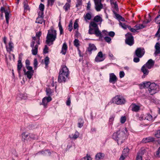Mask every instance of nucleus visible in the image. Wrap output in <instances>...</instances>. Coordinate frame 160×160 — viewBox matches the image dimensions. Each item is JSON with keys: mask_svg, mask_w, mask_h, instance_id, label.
<instances>
[{"mask_svg": "<svg viewBox=\"0 0 160 160\" xmlns=\"http://www.w3.org/2000/svg\"><path fill=\"white\" fill-rule=\"evenodd\" d=\"M128 131L126 128H123L113 133L112 138L117 141L118 144L123 143L128 136Z\"/></svg>", "mask_w": 160, "mask_h": 160, "instance_id": "f257e3e1", "label": "nucleus"}, {"mask_svg": "<svg viewBox=\"0 0 160 160\" xmlns=\"http://www.w3.org/2000/svg\"><path fill=\"white\" fill-rule=\"evenodd\" d=\"M69 70L65 65H62L60 70L58 77V82H65L68 76Z\"/></svg>", "mask_w": 160, "mask_h": 160, "instance_id": "f03ea898", "label": "nucleus"}, {"mask_svg": "<svg viewBox=\"0 0 160 160\" xmlns=\"http://www.w3.org/2000/svg\"><path fill=\"white\" fill-rule=\"evenodd\" d=\"M57 35L56 30L52 28L49 30L46 37V43L49 45L52 44L57 38Z\"/></svg>", "mask_w": 160, "mask_h": 160, "instance_id": "7ed1b4c3", "label": "nucleus"}, {"mask_svg": "<svg viewBox=\"0 0 160 160\" xmlns=\"http://www.w3.org/2000/svg\"><path fill=\"white\" fill-rule=\"evenodd\" d=\"M1 17L2 18L3 17V13L4 12L5 13L6 22L7 24H8L9 23V18L10 17V10L8 9H6L5 8L3 7H2L1 8Z\"/></svg>", "mask_w": 160, "mask_h": 160, "instance_id": "20e7f679", "label": "nucleus"}, {"mask_svg": "<svg viewBox=\"0 0 160 160\" xmlns=\"http://www.w3.org/2000/svg\"><path fill=\"white\" fill-rule=\"evenodd\" d=\"M150 85L148 91L151 95L154 94L159 91V86L155 83H151Z\"/></svg>", "mask_w": 160, "mask_h": 160, "instance_id": "39448f33", "label": "nucleus"}, {"mask_svg": "<svg viewBox=\"0 0 160 160\" xmlns=\"http://www.w3.org/2000/svg\"><path fill=\"white\" fill-rule=\"evenodd\" d=\"M112 102L118 105H122L124 104L126 102L125 99L120 95H117L112 99Z\"/></svg>", "mask_w": 160, "mask_h": 160, "instance_id": "423d86ee", "label": "nucleus"}, {"mask_svg": "<svg viewBox=\"0 0 160 160\" xmlns=\"http://www.w3.org/2000/svg\"><path fill=\"white\" fill-rule=\"evenodd\" d=\"M126 39L125 42L126 43L130 46L134 43L133 37L132 34L128 32L126 35Z\"/></svg>", "mask_w": 160, "mask_h": 160, "instance_id": "0eeeda50", "label": "nucleus"}, {"mask_svg": "<svg viewBox=\"0 0 160 160\" xmlns=\"http://www.w3.org/2000/svg\"><path fill=\"white\" fill-rule=\"evenodd\" d=\"M145 50L143 48H138L135 52V56L138 58H142L145 53Z\"/></svg>", "mask_w": 160, "mask_h": 160, "instance_id": "6e6552de", "label": "nucleus"}, {"mask_svg": "<svg viewBox=\"0 0 160 160\" xmlns=\"http://www.w3.org/2000/svg\"><path fill=\"white\" fill-rule=\"evenodd\" d=\"M94 28L95 29V32L96 33H97V31L98 30V25L97 24L95 23L94 22L92 21L90 22V23L89 26V29L88 30V33L89 34L92 33L91 31L92 30V28Z\"/></svg>", "mask_w": 160, "mask_h": 160, "instance_id": "1a4fd4ad", "label": "nucleus"}, {"mask_svg": "<svg viewBox=\"0 0 160 160\" xmlns=\"http://www.w3.org/2000/svg\"><path fill=\"white\" fill-rule=\"evenodd\" d=\"M140 120H146L149 121H152V115L149 113H147L145 114H141L139 117Z\"/></svg>", "mask_w": 160, "mask_h": 160, "instance_id": "9d476101", "label": "nucleus"}, {"mask_svg": "<svg viewBox=\"0 0 160 160\" xmlns=\"http://www.w3.org/2000/svg\"><path fill=\"white\" fill-rule=\"evenodd\" d=\"M105 55H103L101 51L99 52L96 57L95 60L96 62H100L103 61L105 58Z\"/></svg>", "mask_w": 160, "mask_h": 160, "instance_id": "9b49d317", "label": "nucleus"}, {"mask_svg": "<svg viewBox=\"0 0 160 160\" xmlns=\"http://www.w3.org/2000/svg\"><path fill=\"white\" fill-rule=\"evenodd\" d=\"M118 78L113 73H111L109 74V82L112 84L115 83L117 81Z\"/></svg>", "mask_w": 160, "mask_h": 160, "instance_id": "f8f14e48", "label": "nucleus"}, {"mask_svg": "<svg viewBox=\"0 0 160 160\" xmlns=\"http://www.w3.org/2000/svg\"><path fill=\"white\" fill-rule=\"evenodd\" d=\"M130 108L132 111L137 112H138L140 109V106L133 103L131 105Z\"/></svg>", "mask_w": 160, "mask_h": 160, "instance_id": "ddd939ff", "label": "nucleus"}, {"mask_svg": "<svg viewBox=\"0 0 160 160\" xmlns=\"http://www.w3.org/2000/svg\"><path fill=\"white\" fill-rule=\"evenodd\" d=\"M95 8L96 10L99 12L101 11V9L102 8L103 5L101 3V1L95 3Z\"/></svg>", "mask_w": 160, "mask_h": 160, "instance_id": "4468645a", "label": "nucleus"}, {"mask_svg": "<svg viewBox=\"0 0 160 160\" xmlns=\"http://www.w3.org/2000/svg\"><path fill=\"white\" fill-rule=\"evenodd\" d=\"M97 50V48L93 44L89 43L88 47V50L90 54L92 53L93 51H95Z\"/></svg>", "mask_w": 160, "mask_h": 160, "instance_id": "2eb2a0df", "label": "nucleus"}, {"mask_svg": "<svg viewBox=\"0 0 160 160\" xmlns=\"http://www.w3.org/2000/svg\"><path fill=\"white\" fill-rule=\"evenodd\" d=\"M154 61L152 59H149L144 65L148 69H150L153 67L154 64Z\"/></svg>", "mask_w": 160, "mask_h": 160, "instance_id": "dca6fc26", "label": "nucleus"}, {"mask_svg": "<svg viewBox=\"0 0 160 160\" xmlns=\"http://www.w3.org/2000/svg\"><path fill=\"white\" fill-rule=\"evenodd\" d=\"M30 133L26 132H23L21 134L22 139H23L24 140H30Z\"/></svg>", "mask_w": 160, "mask_h": 160, "instance_id": "f3484780", "label": "nucleus"}, {"mask_svg": "<svg viewBox=\"0 0 160 160\" xmlns=\"http://www.w3.org/2000/svg\"><path fill=\"white\" fill-rule=\"evenodd\" d=\"M51 100L52 98L50 97L44 98L42 100V104L44 107H46L48 103Z\"/></svg>", "mask_w": 160, "mask_h": 160, "instance_id": "a211bd4d", "label": "nucleus"}, {"mask_svg": "<svg viewBox=\"0 0 160 160\" xmlns=\"http://www.w3.org/2000/svg\"><path fill=\"white\" fill-rule=\"evenodd\" d=\"M154 141V138L151 137H149L147 138H143L142 142L143 143H146L151 142H152Z\"/></svg>", "mask_w": 160, "mask_h": 160, "instance_id": "6ab92c4d", "label": "nucleus"}, {"mask_svg": "<svg viewBox=\"0 0 160 160\" xmlns=\"http://www.w3.org/2000/svg\"><path fill=\"white\" fill-rule=\"evenodd\" d=\"M38 17L36 19V22L38 23L42 24V23L43 21L42 17V13H38Z\"/></svg>", "mask_w": 160, "mask_h": 160, "instance_id": "aec40b11", "label": "nucleus"}, {"mask_svg": "<svg viewBox=\"0 0 160 160\" xmlns=\"http://www.w3.org/2000/svg\"><path fill=\"white\" fill-rule=\"evenodd\" d=\"M68 49V46L66 42L64 43L62 48V50L61 51V53L62 54L65 55Z\"/></svg>", "mask_w": 160, "mask_h": 160, "instance_id": "412c9836", "label": "nucleus"}, {"mask_svg": "<svg viewBox=\"0 0 160 160\" xmlns=\"http://www.w3.org/2000/svg\"><path fill=\"white\" fill-rule=\"evenodd\" d=\"M147 67L144 65L142 67L141 71L143 72L144 75L142 76V78L145 77V75H147L149 72V71L147 69Z\"/></svg>", "mask_w": 160, "mask_h": 160, "instance_id": "4be33fe9", "label": "nucleus"}, {"mask_svg": "<svg viewBox=\"0 0 160 160\" xmlns=\"http://www.w3.org/2000/svg\"><path fill=\"white\" fill-rule=\"evenodd\" d=\"M95 29L94 28H92V30L91 31L92 33L89 34H94L96 35V36L97 37H102V35L101 34V32L99 30V28H98V31H97V33H96L95 32Z\"/></svg>", "mask_w": 160, "mask_h": 160, "instance_id": "5701e85b", "label": "nucleus"}, {"mask_svg": "<svg viewBox=\"0 0 160 160\" xmlns=\"http://www.w3.org/2000/svg\"><path fill=\"white\" fill-rule=\"evenodd\" d=\"M151 83L149 82H143L142 83L140 84L139 85L140 88L142 89L146 88L149 87Z\"/></svg>", "mask_w": 160, "mask_h": 160, "instance_id": "b1692460", "label": "nucleus"}, {"mask_svg": "<svg viewBox=\"0 0 160 160\" xmlns=\"http://www.w3.org/2000/svg\"><path fill=\"white\" fill-rule=\"evenodd\" d=\"M13 48V43L11 41L9 42L8 46H6L7 51L8 52H10L12 50Z\"/></svg>", "mask_w": 160, "mask_h": 160, "instance_id": "393cba45", "label": "nucleus"}, {"mask_svg": "<svg viewBox=\"0 0 160 160\" xmlns=\"http://www.w3.org/2000/svg\"><path fill=\"white\" fill-rule=\"evenodd\" d=\"M37 40V39H36V37H32V41L31 43V47L35 46L34 45L35 44H36L35 45H38H38L40 44V41H39L38 42Z\"/></svg>", "mask_w": 160, "mask_h": 160, "instance_id": "a878e982", "label": "nucleus"}, {"mask_svg": "<svg viewBox=\"0 0 160 160\" xmlns=\"http://www.w3.org/2000/svg\"><path fill=\"white\" fill-rule=\"evenodd\" d=\"M37 154H42L43 155L50 156L51 152L49 150L42 151L37 153Z\"/></svg>", "mask_w": 160, "mask_h": 160, "instance_id": "bb28decb", "label": "nucleus"}, {"mask_svg": "<svg viewBox=\"0 0 160 160\" xmlns=\"http://www.w3.org/2000/svg\"><path fill=\"white\" fill-rule=\"evenodd\" d=\"M38 45H35V46L31 47L32 48V52L33 55H36L37 54L38 51Z\"/></svg>", "mask_w": 160, "mask_h": 160, "instance_id": "cd10ccee", "label": "nucleus"}, {"mask_svg": "<svg viewBox=\"0 0 160 160\" xmlns=\"http://www.w3.org/2000/svg\"><path fill=\"white\" fill-rule=\"evenodd\" d=\"M93 20L94 22H100V23H101L102 21V18L100 16L97 15L94 17Z\"/></svg>", "mask_w": 160, "mask_h": 160, "instance_id": "c85d7f7f", "label": "nucleus"}, {"mask_svg": "<svg viewBox=\"0 0 160 160\" xmlns=\"http://www.w3.org/2000/svg\"><path fill=\"white\" fill-rule=\"evenodd\" d=\"M84 18L85 21L87 22L88 20H90L92 18V15L91 13H87L84 15Z\"/></svg>", "mask_w": 160, "mask_h": 160, "instance_id": "c756f323", "label": "nucleus"}, {"mask_svg": "<svg viewBox=\"0 0 160 160\" xmlns=\"http://www.w3.org/2000/svg\"><path fill=\"white\" fill-rule=\"evenodd\" d=\"M104 156V155L103 153H97L96 155V159L97 160H100L101 159L103 158Z\"/></svg>", "mask_w": 160, "mask_h": 160, "instance_id": "7c9ffc66", "label": "nucleus"}, {"mask_svg": "<svg viewBox=\"0 0 160 160\" xmlns=\"http://www.w3.org/2000/svg\"><path fill=\"white\" fill-rule=\"evenodd\" d=\"M79 133L77 131H76L74 134H72L69 136V138L72 139H75L79 136Z\"/></svg>", "mask_w": 160, "mask_h": 160, "instance_id": "2f4dec72", "label": "nucleus"}, {"mask_svg": "<svg viewBox=\"0 0 160 160\" xmlns=\"http://www.w3.org/2000/svg\"><path fill=\"white\" fill-rule=\"evenodd\" d=\"M33 70H32V71H28L27 72V73H26L25 75H27V77L28 78L30 79L32 78L33 76Z\"/></svg>", "mask_w": 160, "mask_h": 160, "instance_id": "473e14b6", "label": "nucleus"}, {"mask_svg": "<svg viewBox=\"0 0 160 160\" xmlns=\"http://www.w3.org/2000/svg\"><path fill=\"white\" fill-rule=\"evenodd\" d=\"M22 64L21 62V61L20 60H19L18 61V64L17 65V70H18V73H20V71L22 67Z\"/></svg>", "mask_w": 160, "mask_h": 160, "instance_id": "72a5a7b5", "label": "nucleus"}, {"mask_svg": "<svg viewBox=\"0 0 160 160\" xmlns=\"http://www.w3.org/2000/svg\"><path fill=\"white\" fill-rule=\"evenodd\" d=\"M144 26L143 25V24H137L135 25L134 28L136 30V32H137V31L139 29L143 28H144Z\"/></svg>", "mask_w": 160, "mask_h": 160, "instance_id": "f704fd0d", "label": "nucleus"}, {"mask_svg": "<svg viewBox=\"0 0 160 160\" xmlns=\"http://www.w3.org/2000/svg\"><path fill=\"white\" fill-rule=\"evenodd\" d=\"M24 11L26 12L27 10H29L28 5V4L27 0H25L24 2Z\"/></svg>", "mask_w": 160, "mask_h": 160, "instance_id": "c9c22d12", "label": "nucleus"}, {"mask_svg": "<svg viewBox=\"0 0 160 160\" xmlns=\"http://www.w3.org/2000/svg\"><path fill=\"white\" fill-rule=\"evenodd\" d=\"M70 5L69 3H66L65 5L63 6V8L66 11H67L68 10L70 9Z\"/></svg>", "mask_w": 160, "mask_h": 160, "instance_id": "e433bc0d", "label": "nucleus"}, {"mask_svg": "<svg viewBox=\"0 0 160 160\" xmlns=\"http://www.w3.org/2000/svg\"><path fill=\"white\" fill-rule=\"evenodd\" d=\"M129 152V149L128 148H126L123 149L122 152V154L124 156H127Z\"/></svg>", "mask_w": 160, "mask_h": 160, "instance_id": "4c0bfd02", "label": "nucleus"}, {"mask_svg": "<svg viewBox=\"0 0 160 160\" xmlns=\"http://www.w3.org/2000/svg\"><path fill=\"white\" fill-rule=\"evenodd\" d=\"M42 34V32H37L36 33V39H37V40L38 41H38H40V37L41 36Z\"/></svg>", "mask_w": 160, "mask_h": 160, "instance_id": "58836bf2", "label": "nucleus"}, {"mask_svg": "<svg viewBox=\"0 0 160 160\" xmlns=\"http://www.w3.org/2000/svg\"><path fill=\"white\" fill-rule=\"evenodd\" d=\"M74 45L77 48L80 46L79 41L78 39H75L73 42Z\"/></svg>", "mask_w": 160, "mask_h": 160, "instance_id": "ea45409f", "label": "nucleus"}, {"mask_svg": "<svg viewBox=\"0 0 160 160\" xmlns=\"http://www.w3.org/2000/svg\"><path fill=\"white\" fill-rule=\"evenodd\" d=\"M119 24L120 26L124 29H126L127 28H128V27L129 26V25H126L125 23H122L121 22H119Z\"/></svg>", "mask_w": 160, "mask_h": 160, "instance_id": "a19ab883", "label": "nucleus"}, {"mask_svg": "<svg viewBox=\"0 0 160 160\" xmlns=\"http://www.w3.org/2000/svg\"><path fill=\"white\" fill-rule=\"evenodd\" d=\"M39 9L41 10V12H39V13H41V12L42 13V14H43V12L44 9V4L41 3L40 4L39 6Z\"/></svg>", "mask_w": 160, "mask_h": 160, "instance_id": "79ce46f5", "label": "nucleus"}, {"mask_svg": "<svg viewBox=\"0 0 160 160\" xmlns=\"http://www.w3.org/2000/svg\"><path fill=\"white\" fill-rule=\"evenodd\" d=\"M116 16L117 18L119 20L122 21H125L124 18L119 15V14H116Z\"/></svg>", "mask_w": 160, "mask_h": 160, "instance_id": "37998d69", "label": "nucleus"}, {"mask_svg": "<svg viewBox=\"0 0 160 160\" xmlns=\"http://www.w3.org/2000/svg\"><path fill=\"white\" fill-rule=\"evenodd\" d=\"M49 62V58L48 57H46L45 58V63L46 67H48V65Z\"/></svg>", "mask_w": 160, "mask_h": 160, "instance_id": "c03bdc74", "label": "nucleus"}, {"mask_svg": "<svg viewBox=\"0 0 160 160\" xmlns=\"http://www.w3.org/2000/svg\"><path fill=\"white\" fill-rule=\"evenodd\" d=\"M155 22L160 25V14L157 16L155 19Z\"/></svg>", "mask_w": 160, "mask_h": 160, "instance_id": "a18cd8bd", "label": "nucleus"}, {"mask_svg": "<svg viewBox=\"0 0 160 160\" xmlns=\"http://www.w3.org/2000/svg\"><path fill=\"white\" fill-rule=\"evenodd\" d=\"M126 118L125 116H122L120 118V122L122 123H124L126 121Z\"/></svg>", "mask_w": 160, "mask_h": 160, "instance_id": "49530a36", "label": "nucleus"}, {"mask_svg": "<svg viewBox=\"0 0 160 160\" xmlns=\"http://www.w3.org/2000/svg\"><path fill=\"white\" fill-rule=\"evenodd\" d=\"M104 39L106 42L108 43H110L111 41V38L108 36L105 37L104 38Z\"/></svg>", "mask_w": 160, "mask_h": 160, "instance_id": "de8ad7c7", "label": "nucleus"}, {"mask_svg": "<svg viewBox=\"0 0 160 160\" xmlns=\"http://www.w3.org/2000/svg\"><path fill=\"white\" fill-rule=\"evenodd\" d=\"M146 152V150L144 148H142L138 153H140V155L142 156V155L145 153Z\"/></svg>", "mask_w": 160, "mask_h": 160, "instance_id": "09e8293b", "label": "nucleus"}, {"mask_svg": "<svg viewBox=\"0 0 160 160\" xmlns=\"http://www.w3.org/2000/svg\"><path fill=\"white\" fill-rule=\"evenodd\" d=\"M37 138V136L36 135H34L30 133V140L31 139H35Z\"/></svg>", "mask_w": 160, "mask_h": 160, "instance_id": "8fccbe9b", "label": "nucleus"}, {"mask_svg": "<svg viewBox=\"0 0 160 160\" xmlns=\"http://www.w3.org/2000/svg\"><path fill=\"white\" fill-rule=\"evenodd\" d=\"M80 160H92V158L90 156L87 155L86 157L82 158Z\"/></svg>", "mask_w": 160, "mask_h": 160, "instance_id": "3c124183", "label": "nucleus"}, {"mask_svg": "<svg viewBox=\"0 0 160 160\" xmlns=\"http://www.w3.org/2000/svg\"><path fill=\"white\" fill-rule=\"evenodd\" d=\"M136 160H142V156L140 155V153H138Z\"/></svg>", "mask_w": 160, "mask_h": 160, "instance_id": "603ef678", "label": "nucleus"}, {"mask_svg": "<svg viewBox=\"0 0 160 160\" xmlns=\"http://www.w3.org/2000/svg\"><path fill=\"white\" fill-rule=\"evenodd\" d=\"M54 0H48V5L52 6L53 4Z\"/></svg>", "mask_w": 160, "mask_h": 160, "instance_id": "864d4df0", "label": "nucleus"}, {"mask_svg": "<svg viewBox=\"0 0 160 160\" xmlns=\"http://www.w3.org/2000/svg\"><path fill=\"white\" fill-rule=\"evenodd\" d=\"M128 29L131 32H136V29H134V28H132L130 26H129L128 27Z\"/></svg>", "mask_w": 160, "mask_h": 160, "instance_id": "5fc2aeb1", "label": "nucleus"}, {"mask_svg": "<svg viewBox=\"0 0 160 160\" xmlns=\"http://www.w3.org/2000/svg\"><path fill=\"white\" fill-rule=\"evenodd\" d=\"M108 56L110 59L112 60L115 59L113 55L110 52H109L108 53Z\"/></svg>", "mask_w": 160, "mask_h": 160, "instance_id": "6e6d98bb", "label": "nucleus"}, {"mask_svg": "<svg viewBox=\"0 0 160 160\" xmlns=\"http://www.w3.org/2000/svg\"><path fill=\"white\" fill-rule=\"evenodd\" d=\"M48 48L47 45H45L43 50V52L44 53H47L48 52Z\"/></svg>", "mask_w": 160, "mask_h": 160, "instance_id": "4d7b16f0", "label": "nucleus"}, {"mask_svg": "<svg viewBox=\"0 0 160 160\" xmlns=\"http://www.w3.org/2000/svg\"><path fill=\"white\" fill-rule=\"evenodd\" d=\"M155 135L158 138H160V130L157 131L155 134Z\"/></svg>", "mask_w": 160, "mask_h": 160, "instance_id": "13d9d810", "label": "nucleus"}, {"mask_svg": "<svg viewBox=\"0 0 160 160\" xmlns=\"http://www.w3.org/2000/svg\"><path fill=\"white\" fill-rule=\"evenodd\" d=\"M68 27L69 30L70 32L71 31L72 29V23L71 22L69 23Z\"/></svg>", "mask_w": 160, "mask_h": 160, "instance_id": "bf43d9fd", "label": "nucleus"}, {"mask_svg": "<svg viewBox=\"0 0 160 160\" xmlns=\"http://www.w3.org/2000/svg\"><path fill=\"white\" fill-rule=\"evenodd\" d=\"M108 35L112 38H113L115 35V33L113 31H111L108 32Z\"/></svg>", "mask_w": 160, "mask_h": 160, "instance_id": "052dcab7", "label": "nucleus"}, {"mask_svg": "<svg viewBox=\"0 0 160 160\" xmlns=\"http://www.w3.org/2000/svg\"><path fill=\"white\" fill-rule=\"evenodd\" d=\"M125 73L123 71H120L119 72V76L120 78H122L124 77Z\"/></svg>", "mask_w": 160, "mask_h": 160, "instance_id": "680f3d73", "label": "nucleus"}, {"mask_svg": "<svg viewBox=\"0 0 160 160\" xmlns=\"http://www.w3.org/2000/svg\"><path fill=\"white\" fill-rule=\"evenodd\" d=\"M139 58H138V57H134L133 59V61L135 62H138L140 61Z\"/></svg>", "mask_w": 160, "mask_h": 160, "instance_id": "e2e57ef3", "label": "nucleus"}, {"mask_svg": "<svg viewBox=\"0 0 160 160\" xmlns=\"http://www.w3.org/2000/svg\"><path fill=\"white\" fill-rule=\"evenodd\" d=\"M71 103V99L70 97H68V100L66 102V104L68 106H69Z\"/></svg>", "mask_w": 160, "mask_h": 160, "instance_id": "0e129e2a", "label": "nucleus"}, {"mask_svg": "<svg viewBox=\"0 0 160 160\" xmlns=\"http://www.w3.org/2000/svg\"><path fill=\"white\" fill-rule=\"evenodd\" d=\"M73 27L74 29H76L78 27V22L76 21L74 23Z\"/></svg>", "mask_w": 160, "mask_h": 160, "instance_id": "69168bd1", "label": "nucleus"}, {"mask_svg": "<svg viewBox=\"0 0 160 160\" xmlns=\"http://www.w3.org/2000/svg\"><path fill=\"white\" fill-rule=\"evenodd\" d=\"M83 122L81 121L80 122H79L78 124V126L79 128H81L83 125Z\"/></svg>", "mask_w": 160, "mask_h": 160, "instance_id": "338daca9", "label": "nucleus"}, {"mask_svg": "<svg viewBox=\"0 0 160 160\" xmlns=\"http://www.w3.org/2000/svg\"><path fill=\"white\" fill-rule=\"evenodd\" d=\"M156 155L158 157H160V147L158 148L157 152Z\"/></svg>", "mask_w": 160, "mask_h": 160, "instance_id": "774afa93", "label": "nucleus"}]
</instances>
